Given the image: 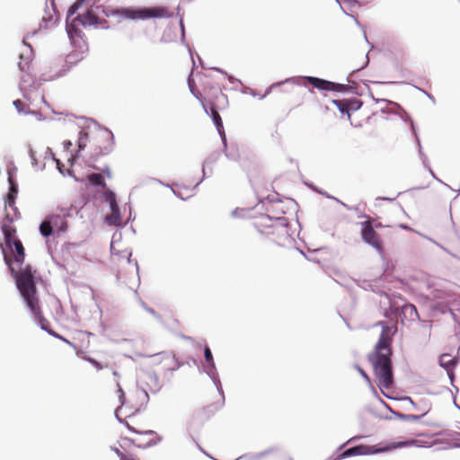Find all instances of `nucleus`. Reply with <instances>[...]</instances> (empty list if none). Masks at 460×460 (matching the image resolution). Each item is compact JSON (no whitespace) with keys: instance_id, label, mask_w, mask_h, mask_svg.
<instances>
[{"instance_id":"obj_34","label":"nucleus","mask_w":460,"mask_h":460,"mask_svg":"<svg viewBox=\"0 0 460 460\" xmlns=\"http://www.w3.org/2000/svg\"><path fill=\"white\" fill-rule=\"evenodd\" d=\"M53 335H54L55 337H58V338L61 339V340H62V341H67L66 339L62 338L60 335H58V334H56V333H53Z\"/></svg>"},{"instance_id":"obj_15","label":"nucleus","mask_w":460,"mask_h":460,"mask_svg":"<svg viewBox=\"0 0 460 460\" xmlns=\"http://www.w3.org/2000/svg\"><path fill=\"white\" fill-rule=\"evenodd\" d=\"M127 427L130 431L134 433L148 437L147 441H146L145 444L143 445L144 447L153 446L156 444L157 440L159 439L157 434L151 429H137L135 427L131 426L128 423H127Z\"/></svg>"},{"instance_id":"obj_7","label":"nucleus","mask_w":460,"mask_h":460,"mask_svg":"<svg viewBox=\"0 0 460 460\" xmlns=\"http://www.w3.org/2000/svg\"><path fill=\"white\" fill-rule=\"evenodd\" d=\"M117 13L132 20H146L149 18H165L172 16L170 11L164 6H155L151 8H123L121 10H118Z\"/></svg>"},{"instance_id":"obj_8","label":"nucleus","mask_w":460,"mask_h":460,"mask_svg":"<svg viewBox=\"0 0 460 460\" xmlns=\"http://www.w3.org/2000/svg\"><path fill=\"white\" fill-rule=\"evenodd\" d=\"M360 235L364 243L373 247L378 253L383 254L385 251L384 242L381 235L375 230L370 219L360 223Z\"/></svg>"},{"instance_id":"obj_25","label":"nucleus","mask_w":460,"mask_h":460,"mask_svg":"<svg viewBox=\"0 0 460 460\" xmlns=\"http://www.w3.org/2000/svg\"><path fill=\"white\" fill-rule=\"evenodd\" d=\"M86 361H88L89 363H91L96 369L98 370H102L104 368V366H102L100 362H98L97 360H95L94 358H90V357H84V358Z\"/></svg>"},{"instance_id":"obj_17","label":"nucleus","mask_w":460,"mask_h":460,"mask_svg":"<svg viewBox=\"0 0 460 460\" xmlns=\"http://www.w3.org/2000/svg\"><path fill=\"white\" fill-rule=\"evenodd\" d=\"M15 199L16 196L13 193H8L4 201L5 205V210L7 211V208H11L13 210V213L11 215L14 217V218L18 217V208L15 207Z\"/></svg>"},{"instance_id":"obj_28","label":"nucleus","mask_w":460,"mask_h":460,"mask_svg":"<svg viewBox=\"0 0 460 460\" xmlns=\"http://www.w3.org/2000/svg\"><path fill=\"white\" fill-rule=\"evenodd\" d=\"M424 414H422V416ZM420 417H421V415H413V414L402 415V418L405 420H418Z\"/></svg>"},{"instance_id":"obj_11","label":"nucleus","mask_w":460,"mask_h":460,"mask_svg":"<svg viewBox=\"0 0 460 460\" xmlns=\"http://www.w3.org/2000/svg\"><path fill=\"white\" fill-rule=\"evenodd\" d=\"M156 365L158 367V370L163 374L174 371L180 367V364L174 355L170 353L160 355L157 358Z\"/></svg>"},{"instance_id":"obj_14","label":"nucleus","mask_w":460,"mask_h":460,"mask_svg":"<svg viewBox=\"0 0 460 460\" xmlns=\"http://www.w3.org/2000/svg\"><path fill=\"white\" fill-rule=\"evenodd\" d=\"M384 450L385 449H376V450L373 451V450H371V448L369 447L360 445V446H357V447H354L345 450L341 455V456L344 458V457H349V456H353L368 455L371 453L380 452V451H384Z\"/></svg>"},{"instance_id":"obj_29","label":"nucleus","mask_w":460,"mask_h":460,"mask_svg":"<svg viewBox=\"0 0 460 460\" xmlns=\"http://www.w3.org/2000/svg\"><path fill=\"white\" fill-rule=\"evenodd\" d=\"M78 8H79V4H77V3H76V4H73V5L70 7V9H69V11H68L67 19H66L67 21L70 19V16H71L72 14H74V13L76 12V10H77Z\"/></svg>"},{"instance_id":"obj_16","label":"nucleus","mask_w":460,"mask_h":460,"mask_svg":"<svg viewBox=\"0 0 460 460\" xmlns=\"http://www.w3.org/2000/svg\"><path fill=\"white\" fill-rule=\"evenodd\" d=\"M105 222L109 226H118L121 225L122 219L120 217V212H119V207L111 208V213L106 216Z\"/></svg>"},{"instance_id":"obj_1","label":"nucleus","mask_w":460,"mask_h":460,"mask_svg":"<svg viewBox=\"0 0 460 460\" xmlns=\"http://www.w3.org/2000/svg\"><path fill=\"white\" fill-rule=\"evenodd\" d=\"M15 219L16 218L11 215V212H6L1 226L4 243L0 244V249L3 253L4 261L8 266L13 278L15 279L17 288L27 307L30 309L35 319L39 321L42 329H46L45 323H47V321L42 314L38 290L34 280L36 270H33L31 265H26L24 269L16 270L13 266L12 257L7 252V249H12L13 241L19 240L16 237V227L13 226V222Z\"/></svg>"},{"instance_id":"obj_2","label":"nucleus","mask_w":460,"mask_h":460,"mask_svg":"<svg viewBox=\"0 0 460 460\" xmlns=\"http://www.w3.org/2000/svg\"><path fill=\"white\" fill-rule=\"evenodd\" d=\"M376 325L381 326L382 331L373 351L368 355L374 374L380 388L388 389L394 382L391 357L393 355L392 342L396 328L380 321Z\"/></svg>"},{"instance_id":"obj_36","label":"nucleus","mask_w":460,"mask_h":460,"mask_svg":"<svg viewBox=\"0 0 460 460\" xmlns=\"http://www.w3.org/2000/svg\"><path fill=\"white\" fill-rule=\"evenodd\" d=\"M30 153H31V158H32V159H34V153H33V151H31V152H30Z\"/></svg>"},{"instance_id":"obj_37","label":"nucleus","mask_w":460,"mask_h":460,"mask_svg":"<svg viewBox=\"0 0 460 460\" xmlns=\"http://www.w3.org/2000/svg\"><path fill=\"white\" fill-rule=\"evenodd\" d=\"M303 103V99L300 100V102L297 103V106L301 105Z\"/></svg>"},{"instance_id":"obj_32","label":"nucleus","mask_w":460,"mask_h":460,"mask_svg":"<svg viewBox=\"0 0 460 460\" xmlns=\"http://www.w3.org/2000/svg\"><path fill=\"white\" fill-rule=\"evenodd\" d=\"M358 371L360 373V375L367 381H369V377L367 376V374L363 370L361 369L360 367H358Z\"/></svg>"},{"instance_id":"obj_13","label":"nucleus","mask_w":460,"mask_h":460,"mask_svg":"<svg viewBox=\"0 0 460 460\" xmlns=\"http://www.w3.org/2000/svg\"><path fill=\"white\" fill-rule=\"evenodd\" d=\"M306 80L314 87L320 89V90L341 91L344 89V85H342V84H335V83L326 81V80L317 78V77L309 76V77H306Z\"/></svg>"},{"instance_id":"obj_5","label":"nucleus","mask_w":460,"mask_h":460,"mask_svg":"<svg viewBox=\"0 0 460 460\" xmlns=\"http://www.w3.org/2000/svg\"><path fill=\"white\" fill-rule=\"evenodd\" d=\"M87 144L90 145L92 157L97 159L111 152L113 135L108 130H101L93 136H90L87 132L80 131L78 138L79 151L83 150Z\"/></svg>"},{"instance_id":"obj_30","label":"nucleus","mask_w":460,"mask_h":460,"mask_svg":"<svg viewBox=\"0 0 460 460\" xmlns=\"http://www.w3.org/2000/svg\"><path fill=\"white\" fill-rule=\"evenodd\" d=\"M76 57H77L76 53H70L69 55H67L66 62L70 63V64L75 63V59Z\"/></svg>"},{"instance_id":"obj_18","label":"nucleus","mask_w":460,"mask_h":460,"mask_svg":"<svg viewBox=\"0 0 460 460\" xmlns=\"http://www.w3.org/2000/svg\"><path fill=\"white\" fill-rule=\"evenodd\" d=\"M87 180L93 186H101L103 190L107 189L104 178L101 173H91L87 176Z\"/></svg>"},{"instance_id":"obj_38","label":"nucleus","mask_w":460,"mask_h":460,"mask_svg":"<svg viewBox=\"0 0 460 460\" xmlns=\"http://www.w3.org/2000/svg\"><path fill=\"white\" fill-rule=\"evenodd\" d=\"M113 375H114V376H118L117 371H114V372H113Z\"/></svg>"},{"instance_id":"obj_22","label":"nucleus","mask_w":460,"mask_h":460,"mask_svg":"<svg viewBox=\"0 0 460 460\" xmlns=\"http://www.w3.org/2000/svg\"><path fill=\"white\" fill-rule=\"evenodd\" d=\"M20 61L18 63V66L21 71H28L31 66V58L27 57L25 59L23 58V54H20Z\"/></svg>"},{"instance_id":"obj_10","label":"nucleus","mask_w":460,"mask_h":460,"mask_svg":"<svg viewBox=\"0 0 460 460\" xmlns=\"http://www.w3.org/2000/svg\"><path fill=\"white\" fill-rule=\"evenodd\" d=\"M11 250V253H9L12 257L13 266L16 270H21V269H24L22 267L25 260V249L22 245L21 240L13 241V247Z\"/></svg>"},{"instance_id":"obj_26","label":"nucleus","mask_w":460,"mask_h":460,"mask_svg":"<svg viewBox=\"0 0 460 460\" xmlns=\"http://www.w3.org/2000/svg\"><path fill=\"white\" fill-rule=\"evenodd\" d=\"M204 356H205L206 361L208 364H212L213 363V356H212L211 350H210V349L208 347L205 348V349H204Z\"/></svg>"},{"instance_id":"obj_35","label":"nucleus","mask_w":460,"mask_h":460,"mask_svg":"<svg viewBox=\"0 0 460 460\" xmlns=\"http://www.w3.org/2000/svg\"><path fill=\"white\" fill-rule=\"evenodd\" d=\"M104 172L107 174V176H108V177H110V176H111V172H110V171H109V170L104 171Z\"/></svg>"},{"instance_id":"obj_4","label":"nucleus","mask_w":460,"mask_h":460,"mask_svg":"<svg viewBox=\"0 0 460 460\" xmlns=\"http://www.w3.org/2000/svg\"><path fill=\"white\" fill-rule=\"evenodd\" d=\"M196 76L202 87V92L196 87L192 73L189 75L188 85L191 93L201 102L205 111L208 113L207 103L203 93L208 96V102L217 101L218 95L225 93L221 91L220 84L217 81L216 76L211 73H199Z\"/></svg>"},{"instance_id":"obj_6","label":"nucleus","mask_w":460,"mask_h":460,"mask_svg":"<svg viewBox=\"0 0 460 460\" xmlns=\"http://www.w3.org/2000/svg\"><path fill=\"white\" fill-rule=\"evenodd\" d=\"M209 110L211 113L212 119L214 121V124L223 138L224 143H226V134L225 129L223 126L222 119L219 115V111L224 110L228 103L227 96L226 94H219L217 97V101H209ZM234 149V146L227 147L226 144H225V152L226 155L231 159H237L239 155L238 154H233L232 150Z\"/></svg>"},{"instance_id":"obj_27","label":"nucleus","mask_w":460,"mask_h":460,"mask_svg":"<svg viewBox=\"0 0 460 460\" xmlns=\"http://www.w3.org/2000/svg\"><path fill=\"white\" fill-rule=\"evenodd\" d=\"M9 182H10V190H9V192L8 193H13V195H17V192H18V188L16 186V184L13 182L12 177L10 176L9 177Z\"/></svg>"},{"instance_id":"obj_20","label":"nucleus","mask_w":460,"mask_h":460,"mask_svg":"<svg viewBox=\"0 0 460 460\" xmlns=\"http://www.w3.org/2000/svg\"><path fill=\"white\" fill-rule=\"evenodd\" d=\"M333 103L336 105V107L340 110L341 113H346L349 118L350 104L357 103V102H349L346 100H335L333 101Z\"/></svg>"},{"instance_id":"obj_23","label":"nucleus","mask_w":460,"mask_h":460,"mask_svg":"<svg viewBox=\"0 0 460 460\" xmlns=\"http://www.w3.org/2000/svg\"><path fill=\"white\" fill-rule=\"evenodd\" d=\"M403 311L405 313L409 314L411 317H412L413 315L418 316L417 309H416L415 305H405L403 307Z\"/></svg>"},{"instance_id":"obj_9","label":"nucleus","mask_w":460,"mask_h":460,"mask_svg":"<svg viewBox=\"0 0 460 460\" xmlns=\"http://www.w3.org/2000/svg\"><path fill=\"white\" fill-rule=\"evenodd\" d=\"M99 9L100 6L91 7L85 13H79L72 20L70 27L76 31L80 26L87 27L101 24L102 19L98 16Z\"/></svg>"},{"instance_id":"obj_31","label":"nucleus","mask_w":460,"mask_h":460,"mask_svg":"<svg viewBox=\"0 0 460 460\" xmlns=\"http://www.w3.org/2000/svg\"><path fill=\"white\" fill-rule=\"evenodd\" d=\"M13 105L16 107V109L21 111L23 108V102L21 100H16L13 102Z\"/></svg>"},{"instance_id":"obj_12","label":"nucleus","mask_w":460,"mask_h":460,"mask_svg":"<svg viewBox=\"0 0 460 460\" xmlns=\"http://www.w3.org/2000/svg\"><path fill=\"white\" fill-rule=\"evenodd\" d=\"M58 221L61 222V226L59 227L60 230L65 231L67 227L66 222L62 220L60 216L52 215L40 224V234L45 237L49 236L53 233V226H56L58 225Z\"/></svg>"},{"instance_id":"obj_24","label":"nucleus","mask_w":460,"mask_h":460,"mask_svg":"<svg viewBox=\"0 0 460 460\" xmlns=\"http://www.w3.org/2000/svg\"><path fill=\"white\" fill-rule=\"evenodd\" d=\"M415 443L414 440H408V441H403V442H399L397 444H394L390 447H387L385 449H394V448H397V447H406V446H411V445H413Z\"/></svg>"},{"instance_id":"obj_21","label":"nucleus","mask_w":460,"mask_h":460,"mask_svg":"<svg viewBox=\"0 0 460 460\" xmlns=\"http://www.w3.org/2000/svg\"><path fill=\"white\" fill-rule=\"evenodd\" d=\"M104 198H105L106 202L110 205L111 208L119 207L117 200H116L115 193L112 192L111 190L106 189L105 193H104Z\"/></svg>"},{"instance_id":"obj_33","label":"nucleus","mask_w":460,"mask_h":460,"mask_svg":"<svg viewBox=\"0 0 460 460\" xmlns=\"http://www.w3.org/2000/svg\"><path fill=\"white\" fill-rule=\"evenodd\" d=\"M399 56H400V58H401V61H402V60L404 59V57H405V54H404V52H403V50H402V49H401V50L399 51Z\"/></svg>"},{"instance_id":"obj_19","label":"nucleus","mask_w":460,"mask_h":460,"mask_svg":"<svg viewBox=\"0 0 460 460\" xmlns=\"http://www.w3.org/2000/svg\"><path fill=\"white\" fill-rule=\"evenodd\" d=\"M439 363L441 367H443L447 370H449L453 368V367L456 365V360L450 354L446 353L440 356Z\"/></svg>"},{"instance_id":"obj_3","label":"nucleus","mask_w":460,"mask_h":460,"mask_svg":"<svg viewBox=\"0 0 460 460\" xmlns=\"http://www.w3.org/2000/svg\"><path fill=\"white\" fill-rule=\"evenodd\" d=\"M252 226L256 233L252 236V240L255 243L264 245L272 243L278 246H286L291 243L293 240L288 232V225L282 218H273L261 214L254 217Z\"/></svg>"}]
</instances>
